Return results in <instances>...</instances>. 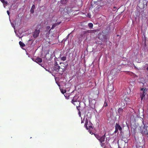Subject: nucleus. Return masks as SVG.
I'll return each instance as SVG.
<instances>
[{"mask_svg": "<svg viewBox=\"0 0 148 148\" xmlns=\"http://www.w3.org/2000/svg\"><path fill=\"white\" fill-rule=\"evenodd\" d=\"M106 133L102 136H99L97 134H95V137L101 143V145L102 147L105 146V143L103 142H104L105 139Z\"/></svg>", "mask_w": 148, "mask_h": 148, "instance_id": "f03ea898", "label": "nucleus"}, {"mask_svg": "<svg viewBox=\"0 0 148 148\" xmlns=\"http://www.w3.org/2000/svg\"><path fill=\"white\" fill-rule=\"evenodd\" d=\"M61 23V22H58L57 23H56L54 24L52 26L51 28V29H53L54 28H55L57 25H59L60 23Z\"/></svg>", "mask_w": 148, "mask_h": 148, "instance_id": "9b49d317", "label": "nucleus"}, {"mask_svg": "<svg viewBox=\"0 0 148 148\" xmlns=\"http://www.w3.org/2000/svg\"><path fill=\"white\" fill-rule=\"evenodd\" d=\"M68 0H61V3L62 4H66L67 3Z\"/></svg>", "mask_w": 148, "mask_h": 148, "instance_id": "4468645a", "label": "nucleus"}, {"mask_svg": "<svg viewBox=\"0 0 148 148\" xmlns=\"http://www.w3.org/2000/svg\"><path fill=\"white\" fill-rule=\"evenodd\" d=\"M147 69L148 71V67H147Z\"/></svg>", "mask_w": 148, "mask_h": 148, "instance_id": "cd10ccee", "label": "nucleus"}, {"mask_svg": "<svg viewBox=\"0 0 148 148\" xmlns=\"http://www.w3.org/2000/svg\"><path fill=\"white\" fill-rule=\"evenodd\" d=\"M11 25L12 26V27H13L14 29H15V26L14 25V24L12 23V22H11ZM14 31H15V30H14Z\"/></svg>", "mask_w": 148, "mask_h": 148, "instance_id": "6ab92c4d", "label": "nucleus"}, {"mask_svg": "<svg viewBox=\"0 0 148 148\" xmlns=\"http://www.w3.org/2000/svg\"><path fill=\"white\" fill-rule=\"evenodd\" d=\"M60 58L61 60L64 61L66 60V56L60 57Z\"/></svg>", "mask_w": 148, "mask_h": 148, "instance_id": "dca6fc26", "label": "nucleus"}, {"mask_svg": "<svg viewBox=\"0 0 148 148\" xmlns=\"http://www.w3.org/2000/svg\"><path fill=\"white\" fill-rule=\"evenodd\" d=\"M77 109H78V108H77Z\"/></svg>", "mask_w": 148, "mask_h": 148, "instance_id": "c85d7f7f", "label": "nucleus"}, {"mask_svg": "<svg viewBox=\"0 0 148 148\" xmlns=\"http://www.w3.org/2000/svg\"><path fill=\"white\" fill-rule=\"evenodd\" d=\"M107 106V103H106V102H105L104 103V106Z\"/></svg>", "mask_w": 148, "mask_h": 148, "instance_id": "412c9836", "label": "nucleus"}, {"mask_svg": "<svg viewBox=\"0 0 148 148\" xmlns=\"http://www.w3.org/2000/svg\"><path fill=\"white\" fill-rule=\"evenodd\" d=\"M87 16L89 18H90L91 15H90V14H88Z\"/></svg>", "mask_w": 148, "mask_h": 148, "instance_id": "4be33fe9", "label": "nucleus"}, {"mask_svg": "<svg viewBox=\"0 0 148 148\" xmlns=\"http://www.w3.org/2000/svg\"><path fill=\"white\" fill-rule=\"evenodd\" d=\"M146 91L147 89L146 88H143L140 89V96L141 100L145 97Z\"/></svg>", "mask_w": 148, "mask_h": 148, "instance_id": "20e7f679", "label": "nucleus"}, {"mask_svg": "<svg viewBox=\"0 0 148 148\" xmlns=\"http://www.w3.org/2000/svg\"><path fill=\"white\" fill-rule=\"evenodd\" d=\"M78 98V97H77V96H75L74 98H73V99L72 100V103L74 105H75V104L74 103L75 102H77V100Z\"/></svg>", "mask_w": 148, "mask_h": 148, "instance_id": "1a4fd4ad", "label": "nucleus"}, {"mask_svg": "<svg viewBox=\"0 0 148 148\" xmlns=\"http://www.w3.org/2000/svg\"><path fill=\"white\" fill-rule=\"evenodd\" d=\"M111 88V89L110 90L109 89V90L110 91H112V90L113 89V85L111 84L110 85H108V88Z\"/></svg>", "mask_w": 148, "mask_h": 148, "instance_id": "2eb2a0df", "label": "nucleus"}, {"mask_svg": "<svg viewBox=\"0 0 148 148\" xmlns=\"http://www.w3.org/2000/svg\"><path fill=\"white\" fill-rule=\"evenodd\" d=\"M7 12L8 15L9 16V10H7Z\"/></svg>", "mask_w": 148, "mask_h": 148, "instance_id": "5701e85b", "label": "nucleus"}, {"mask_svg": "<svg viewBox=\"0 0 148 148\" xmlns=\"http://www.w3.org/2000/svg\"><path fill=\"white\" fill-rule=\"evenodd\" d=\"M88 26L90 29L92 28L93 25L92 23H90L88 24Z\"/></svg>", "mask_w": 148, "mask_h": 148, "instance_id": "a211bd4d", "label": "nucleus"}, {"mask_svg": "<svg viewBox=\"0 0 148 148\" xmlns=\"http://www.w3.org/2000/svg\"><path fill=\"white\" fill-rule=\"evenodd\" d=\"M60 69L62 70V71L61 72H60L59 73L60 74L62 73L63 71V69H61L60 66L58 65L57 63H56L55 64L54 68V70L55 71L57 72H59L60 71Z\"/></svg>", "mask_w": 148, "mask_h": 148, "instance_id": "39448f33", "label": "nucleus"}, {"mask_svg": "<svg viewBox=\"0 0 148 148\" xmlns=\"http://www.w3.org/2000/svg\"><path fill=\"white\" fill-rule=\"evenodd\" d=\"M60 91H61V92H62V93L63 94H64L66 92V90H64H64H63L62 89H60Z\"/></svg>", "mask_w": 148, "mask_h": 148, "instance_id": "aec40b11", "label": "nucleus"}, {"mask_svg": "<svg viewBox=\"0 0 148 148\" xmlns=\"http://www.w3.org/2000/svg\"><path fill=\"white\" fill-rule=\"evenodd\" d=\"M35 8V5H33L31 8L30 10V12L31 13L33 14L34 13V9Z\"/></svg>", "mask_w": 148, "mask_h": 148, "instance_id": "f8f14e48", "label": "nucleus"}, {"mask_svg": "<svg viewBox=\"0 0 148 148\" xmlns=\"http://www.w3.org/2000/svg\"><path fill=\"white\" fill-rule=\"evenodd\" d=\"M32 60H33L35 62H36L37 63H41L42 62V59L41 58H37L36 59V60H34V59H32Z\"/></svg>", "mask_w": 148, "mask_h": 148, "instance_id": "6e6552de", "label": "nucleus"}, {"mask_svg": "<svg viewBox=\"0 0 148 148\" xmlns=\"http://www.w3.org/2000/svg\"><path fill=\"white\" fill-rule=\"evenodd\" d=\"M79 116H81V114H80V112H79Z\"/></svg>", "mask_w": 148, "mask_h": 148, "instance_id": "393cba45", "label": "nucleus"}, {"mask_svg": "<svg viewBox=\"0 0 148 148\" xmlns=\"http://www.w3.org/2000/svg\"><path fill=\"white\" fill-rule=\"evenodd\" d=\"M131 100L128 97H126L125 98L124 100L123 101V102L124 103V106H125L127 104H129Z\"/></svg>", "mask_w": 148, "mask_h": 148, "instance_id": "423d86ee", "label": "nucleus"}, {"mask_svg": "<svg viewBox=\"0 0 148 148\" xmlns=\"http://www.w3.org/2000/svg\"><path fill=\"white\" fill-rule=\"evenodd\" d=\"M123 112V109L121 108H119L118 110V113L120 115L122 114Z\"/></svg>", "mask_w": 148, "mask_h": 148, "instance_id": "ddd939ff", "label": "nucleus"}, {"mask_svg": "<svg viewBox=\"0 0 148 148\" xmlns=\"http://www.w3.org/2000/svg\"><path fill=\"white\" fill-rule=\"evenodd\" d=\"M90 134H92V132H91L90 131Z\"/></svg>", "mask_w": 148, "mask_h": 148, "instance_id": "a878e982", "label": "nucleus"}, {"mask_svg": "<svg viewBox=\"0 0 148 148\" xmlns=\"http://www.w3.org/2000/svg\"><path fill=\"white\" fill-rule=\"evenodd\" d=\"M37 26L38 28L33 32V36L34 38H36L38 36L40 32V25H38Z\"/></svg>", "mask_w": 148, "mask_h": 148, "instance_id": "7ed1b4c3", "label": "nucleus"}, {"mask_svg": "<svg viewBox=\"0 0 148 148\" xmlns=\"http://www.w3.org/2000/svg\"><path fill=\"white\" fill-rule=\"evenodd\" d=\"M50 28V27L49 26H48L47 27V28L48 29H49Z\"/></svg>", "mask_w": 148, "mask_h": 148, "instance_id": "b1692460", "label": "nucleus"}, {"mask_svg": "<svg viewBox=\"0 0 148 148\" xmlns=\"http://www.w3.org/2000/svg\"><path fill=\"white\" fill-rule=\"evenodd\" d=\"M19 44L20 46L21 47H23L25 45L21 41H20L19 42Z\"/></svg>", "mask_w": 148, "mask_h": 148, "instance_id": "f3484780", "label": "nucleus"}, {"mask_svg": "<svg viewBox=\"0 0 148 148\" xmlns=\"http://www.w3.org/2000/svg\"><path fill=\"white\" fill-rule=\"evenodd\" d=\"M46 69V71H49L47 69Z\"/></svg>", "mask_w": 148, "mask_h": 148, "instance_id": "bb28decb", "label": "nucleus"}, {"mask_svg": "<svg viewBox=\"0 0 148 148\" xmlns=\"http://www.w3.org/2000/svg\"><path fill=\"white\" fill-rule=\"evenodd\" d=\"M1 2L3 3L4 7V8H5L8 5V2L6 1H5V0H0Z\"/></svg>", "mask_w": 148, "mask_h": 148, "instance_id": "9d476101", "label": "nucleus"}, {"mask_svg": "<svg viewBox=\"0 0 148 148\" xmlns=\"http://www.w3.org/2000/svg\"><path fill=\"white\" fill-rule=\"evenodd\" d=\"M85 119H86L85 123L84 125V126L87 130L89 129L90 130L91 129H92V124L90 122H88V121L87 118H86V116H85L83 120H82L81 123H82L84 121Z\"/></svg>", "mask_w": 148, "mask_h": 148, "instance_id": "f257e3e1", "label": "nucleus"}, {"mask_svg": "<svg viewBox=\"0 0 148 148\" xmlns=\"http://www.w3.org/2000/svg\"><path fill=\"white\" fill-rule=\"evenodd\" d=\"M119 130L121 131L122 128L121 126L120 125H119L118 124L116 123L115 126V132H117V131H118Z\"/></svg>", "mask_w": 148, "mask_h": 148, "instance_id": "0eeeda50", "label": "nucleus"}]
</instances>
